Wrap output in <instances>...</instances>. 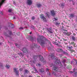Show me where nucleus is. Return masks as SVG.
<instances>
[{
    "mask_svg": "<svg viewBox=\"0 0 77 77\" xmlns=\"http://www.w3.org/2000/svg\"><path fill=\"white\" fill-rule=\"evenodd\" d=\"M75 51L73 50H71V52H74Z\"/></svg>",
    "mask_w": 77,
    "mask_h": 77,
    "instance_id": "a19ab883",
    "label": "nucleus"
},
{
    "mask_svg": "<svg viewBox=\"0 0 77 77\" xmlns=\"http://www.w3.org/2000/svg\"><path fill=\"white\" fill-rule=\"evenodd\" d=\"M38 65L39 66H41V64H38Z\"/></svg>",
    "mask_w": 77,
    "mask_h": 77,
    "instance_id": "49530a36",
    "label": "nucleus"
},
{
    "mask_svg": "<svg viewBox=\"0 0 77 77\" xmlns=\"http://www.w3.org/2000/svg\"><path fill=\"white\" fill-rule=\"evenodd\" d=\"M41 36H40V38H41Z\"/></svg>",
    "mask_w": 77,
    "mask_h": 77,
    "instance_id": "69168bd1",
    "label": "nucleus"
},
{
    "mask_svg": "<svg viewBox=\"0 0 77 77\" xmlns=\"http://www.w3.org/2000/svg\"><path fill=\"white\" fill-rule=\"evenodd\" d=\"M27 4L28 5H31L32 4V0H28Z\"/></svg>",
    "mask_w": 77,
    "mask_h": 77,
    "instance_id": "0eeeda50",
    "label": "nucleus"
},
{
    "mask_svg": "<svg viewBox=\"0 0 77 77\" xmlns=\"http://www.w3.org/2000/svg\"><path fill=\"white\" fill-rule=\"evenodd\" d=\"M0 66H1V69H3V64L2 63H0Z\"/></svg>",
    "mask_w": 77,
    "mask_h": 77,
    "instance_id": "dca6fc26",
    "label": "nucleus"
},
{
    "mask_svg": "<svg viewBox=\"0 0 77 77\" xmlns=\"http://www.w3.org/2000/svg\"><path fill=\"white\" fill-rule=\"evenodd\" d=\"M59 24H60V23H56L55 24V25L56 26H57V25H59Z\"/></svg>",
    "mask_w": 77,
    "mask_h": 77,
    "instance_id": "7c9ffc66",
    "label": "nucleus"
},
{
    "mask_svg": "<svg viewBox=\"0 0 77 77\" xmlns=\"http://www.w3.org/2000/svg\"><path fill=\"white\" fill-rule=\"evenodd\" d=\"M72 39H73V41H75V37H74V36H72Z\"/></svg>",
    "mask_w": 77,
    "mask_h": 77,
    "instance_id": "473e14b6",
    "label": "nucleus"
},
{
    "mask_svg": "<svg viewBox=\"0 0 77 77\" xmlns=\"http://www.w3.org/2000/svg\"><path fill=\"white\" fill-rule=\"evenodd\" d=\"M63 31H64V32H67V30L65 29H63Z\"/></svg>",
    "mask_w": 77,
    "mask_h": 77,
    "instance_id": "e433bc0d",
    "label": "nucleus"
},
{
    "mask_svg": "<svg viewBox=\"0 0 77 77\" xmlns=\"http://www.w3.org/2000/svg\"><path fill=\"white\" fill-rule=\"evenodd\" d=\"M19 29L20 30H23V28L22 27H20L19 28Z\"/></svg>",
    "mask_w": 77,
    "mask_h": 77,
    "instance_id": "f704fd0d",
    "label": "nucleus"
},
{
    "mask_svg": "<svg viewBox=\"0 0 77 77\" xmlns=\"http://www.w3.org/2000/svg\"><path fill=\"white\" fill-rule=\"evenodd\" d=\"M70 2H71V1H72V0H70Z\"/></svg>",
    "mask_w": 77,
    "mask_h": 77,
    "instance_id": "6e6d98bb",
    "label": "nucleus"
},
{
    "mask_svg": "<svg viewBox=\"0 0 77 77\" xmlns=\"http://www.w3.org/2000/svg\"><path fill=\"white\" fill-rule=\"evenodd\" d=\"M67 48H69V49H71V48H72V46H71L70 47L67 46Z\"/></svg>",
    "mask_w": 77,
    "mask_h": 77,
    "instance_id": "a878e982",
    "label": "nucleus"
},
{
    "mask_svg": "<svg viewBox=\"0 0 77 77\" xmlns=\"http://www.w3.org/2000/svg\"><path fill=\"white\" fill-rule=\"evenodd\" d=\"M57 51H61V52H62V53L63 54H66L67 53H66L63 51L60 48H58Z\"/></svg>",
    "mask_w": 77,
    "mask_h": 77,
    "instance_id": "1a4fd4ad",
    "label": "nucleus"
},
{
    "mask_svg": "<svg viewBox=\"0 0 77 77\" xmlns=\"http://www.w3.org/2000/svg\"><path fill=\"white\" fill-rule=\"evenodd\" d=\"M61 6H65V4H61Z\"/></svg>",
    "mask_w": 77,
    "mask_h": 77,
    "instance_id": "c9c22d12",
    "label": "nucleus"
},
{
    "mask_svg": "<svg viewBox=\"0 0 77 77\" xmlns=\"http://www.w3.org/2000/svg\"><path fill=\"white\" fill-rule=\"evenodd\" d=\"M29 77H32L30 75V76H29Z\"/></svg>",
    "mask_w": 77,
    "mask_h": 77,
    "instance_id": "3c124183",
    "label": "nucleus"
},
{
    "mask_svg": "<svg viewBox=\"0 0 77 77\" xmlns=\"http://www.w3.org/2000/svg\"><path fill=\"white\" fill-rule=\"evenodd\" d=\"M62 28H63V26H62Z\"/></svg>",
    "mask_w": 77,
    "mask_h": 77,
    "instance_id": "4d7b16f0",
    "label": "nucleus"
},
{
    "mask_svg": "<svg viewBox=\"0 0 77 77\" xmlns=\"http://www.w3.org/2000/svg\"><path fill=\"white\" fill-rule=\"evenodd\" d=\"M30 34H32V32H30Z\"/></svg>",
    "mask_w": 77,
    "mask_h": 77,
    "instance_id": "bf43d9fd",
    "label": "nucleus"
},
{
    "mask_svg": "<svg viewBox=\"0 0 77 77\" xmlns=\"http://www.w3.org/2000/svg\"><path fill=\"white\" fill-rule=\"evenodd\" d=\"M54 20L55 21H57V18H54Z\"/></svg>",
    "mask_w": 77,
    "mask_h": 77,
    "instance_id": "58836bf2",
    "label": "nucleus"
},
{
    "mask_svg": "<svg viewBox=\"0 0 77 77\" xmlns=\"http://www.w3.org/2000/svg\"><path fill=\"white\" fill-rule=\"evenodd\" d=\"M72 63H73V61H71L70 64L72 65Z\"/></svg>",
    "mask_w": 77,
    "mask_h": 77,
    "instance_id": "a18cd8bd",
    "label": "nucleus"
},
{
    "mask_svg": "<svg viewBox=\"0 0 77 77\" xmlns=\"http://www.w3.org/2000/svg\"><path fill=\"white\" fill-rule=\"evenodd\" d=\"M22 51L24 53H28V50L26 49V48H23Z\"/></svg>",
    "mask_w": 77,
    "mask_h": 77,
    "instance_id": "423d86ee",
    "label": "nucleus"
},
{
    "mask_svg": "<svg viewBox=\"0 0 77 77\" xmlns=\"http://www.w3.org/2000/svg\"><path fill=\"white\" fill-rule=\"evenodd\" d=\"M59 74V76H60V74Z\"/></svg>",
    "mask_w": 77,
    "mask_h": 77,
    "instance_id": "5fc2aeb1",
    "label": "nucleus"
},
{
    "mask_svg": "<svg viewBox=\"0 0 77 77\" xmlns=\"http://www.w3.org/2000/svg\"><path fill=\"white\" fill-rule=\"evenodd\" d=\"M65 62H66V60H63V63H65Z\"/></svg>",
    "mask_w": 77,
    "mask_h": 77,
    "instance_id": "4c0bfd02",
    "label": "nucleus"
},
{
    "mask_svg": "<svg viewBox=\"0 0 77 77\" xmlns=\"http://www.w3.org/2000/svg\"><path fill=\"white\" fill-rule=\"evenodd\" d=\"M75 71H76L75 69H73V72L71 71L70 72V73H74V74L75 75H77V72H75Z\"/></svg>",
    "mask_w": 77,
    "mask_h": 77,
    "instance_id": "6e6552de",
    "label": "nucleus"
},
{
    "mask_svg": "<svg viewBox=\"0 0 77 77\" xmlns=\"http://www.w3.org/2000/svg\"><path fill=\"white\" fill-rule=\"evenodd\" d=\"M46 71L48 72L47 74H48V75H50V72L48 69H46Z\"/></svg>",
    "mask_w": 77,
    "mask_h": 77,
    "instance_id": "ddd939ff",
    "label": "nucleus"
},
{
    "mask_svg": "<svg viewBox=\"0 0 77 77\" xmlns=\"http://www.w3.org/2000/svg\"><path fill=\"white\" fill-rule=\"evenodd\" d=\"M13 19H15V17H14Z\"/></svg>",
    "mask_w": 77,
    "mask_h": 77,
    "instance_id": "09e8293b",
    "label": "nucleus"
},
{
    "mask_svg": "<svg viewBox=\"0 0 77 77\" xmlns=\"http://www.w3.org/2000/svg\"><path fill=\"white\" fill-rule=\"evenodd\" d=\"M39 57L40 60L41 61H44V58H43L42 56H41V55H39Z\"/></svg>",
    "mask_w": 77,
    "mask_h": 77,
    "instance_id": "9d476101",
    "label": "nucleus"
},
{
    "mask_svg": "<svg viewBox=\"0 0 77 77\" xmlns=\"http://www.w3.org/2000/svg\"><path fill=\"white\" fill-rule=\"evenodd\" d=\"M54 53H51V54H50L49 55V57H50L51 59H54Z\"/></svg>",
    "mask_w": 77,
    "mask_h": 77,
    "instance_id": "39448f33",
    "label": "nucleus"
},
{
    "mask_svg": "<svg viewBox=\"0 0 77 77\" xmlns=\"http://www.w3.org/2000/svg\"><path fill=\"white\" fill-rule=\"evenodd\" d=\"M35 19V17H32V20H34Z\"/></svg>",
    "mask_w": 77,
    "mask_h": 77,
    "instance_id": "cd10ccee",
    "label": "nucleus"
},
{
    "mask_svg": "<svg viewBox=\"0 0 77 77\" xmlns=\"http://www.w3.org/2000/svg\"><path fill=\"white\" fill-rule=\"evenodd\" d=\"M48 31L49 32L51 33H53V32H51V29H50L49 28L48 29Z\"/></svg>",
    "mask_w": 77,
    "mask_h": 77,
    "instance_id": "4be33fe9",
    "label": "nucleus"
},
{
    "mask_svg": "<svg viewBox=\"0 0 77 77\" xmlns=\"http://www.w3.org/2000/svg\"><path fill=\"white\" fill-rule=\"evenodd\" d=\"M37 77H40L39 76H37Z\"/></svg>",
    "mask_w": 77,
    "mask_h": 77,
    "instance_id": "680f3d73",
    "label": "nucleus"
},
{
    "mask_svg": "<svg viewBox=\"0 0 77 77\" xmlns=\"http://www.w3.org/2000/svg\"><path fill=\"white\" fill-rule=\"evenodd\" d=\"M25 73H29V71L27 70H25Z\"/></svg>",
    "mask_w": 77,
    "mask_h": 77,
    "instance_id": "393cba45",
    "label": "nucleus"
},
{
    "mask_svg": "<svg viewBox=\"0 0 77 77\" xmlns=\"http://www.w3.org/2000/svg\"><path fill=\"white\" fill-rule=\"evenodd\" d=\"M4 35H5V36H7L8 37H9V35H8L7 34H6V33H5Z\"/></svg>",
    "mask_w": 77,
    "mask_h": 77,
    "instance_id": "bb28decb",
    "label": "nucleus"
},
{
    "mask_svg": "<svg viewBox=\"0 0 77 77\" xmlns=\"http://www.w3.org/2000/svg\"><path fill=\"white\" fill-rule=\"evenodd\" d=\"M63 23H61V24H62V25H63Z\"/></svg>",
    "mask_w": 77,
    "mask_h": 77,
    "instance_id": "603ef678",
    "label": "nucleus"
},
{
    "mask_svg": "<svg viewBox=\"0 0 77 77\" xmlns=\"http://www.w3.org/2000/svg\"><path fill=\"white\" fill-rule=\"evenodd\" d=\"M12 26H13V27H14V25H12Z\"/></svg>",
    "mask_w": 77,
    "mask_h": 77,
    "instance_id": "8fccbe9b",
    "label": "nucleus"
},
{
    "mask_svg": "<svg viewBox=\"0 0 77 77\" xmlns=\"http://www.w3.org/2000/svg\"><path fill=\"white\" fill-rule=\"evenodd\" d=\"M4 2H0V8L2 5L3 4V3H4Z\"/></svg>",
    "mask_w": 77,
    "mask_h": 77,
    "instance_id": "2f4dec72",
    "label": "nucleus"
},
{
    "mask_svg": "<svg viewBox=\"0 0 77 77\" xmlns=\"http://www.w3.org/2000/svg\"><path fill=\"white\" fill-rule=\"evenodd\" d=\"M37 46V44L33 43L32 45V46H31V48L35 47L36 48V46Z\"/></svg>",
    "mask_w": 77,
    "mask_h": 77,
    "instance_id": "f8f14e48",
    "label": "nucleus"
},
{
    "mask_svg": "<svg viewBox=\"0 0 77 77\" xmlns=\"http://www.w3.org/2000/svg\"><path fill=\"white\" fill-rule=\"evenodd\" d=\"M0 45H1V43L0 42Z\"/></svg>",
    "mask_w": 77,
    "mask_h": 77,
    "instance_id": "0e129e2a",
    "label": "nucleus"
},
{
    "mask_svg": "<svg viewBox=\"0 0 77 77\" xmlns=\"http://www.w3.org/2000/svg\"><path fill=\"white\" fill-rule=\"evenodd\" d=\"M73 35H74V36H75V35H76V34H75V33H73Z\"/></svg>",
    "mask_w": 77,
    "mask_h": 77,
    "instance_id": "c03bdc74",
    "label": "nucleus"
},
{
    "mask_svg": "<svg viewBox=\"0 0 77 77\" xmlns=\"http://www.w3.org/2000/svg\"><path fill=\"white\" fill-rule=\"evenodd\" d=\"M53 44H54L55 45H58V44H57V42H54Z\"/></svg>",
    "mask_w": 77,
    "mask_h": 77,
    "instance_id": "c85d7f7f",
    "label": "nucleus"
},
{
    "mask_svg": "<svg viewBox=\"0 0 77 77\" xmlns=\"http://www.w3.org/2000/svg\"><path fill=\"white\" fill-rule=\"evenodd\" d=\"M15 45L16 46H17H17H18V44H17V43H16V44H15Z\"/></svg>",
    "mask_w": 77,
    "mask_h": 77,
    "instance_id": "79ce46f5",
    "label": "nucleus"
},
{
    "mask_svg": "<svg viewBox=\"0 0 77 77\" xmlns=\"http://www.w3.org/2000/svg\"><path fill=\"white\" fill-rule=\"evenodd\" d=\"M75 30H77V29H75Z\"/></svg>",
    "mask_w": 77,
    "mask_h": 77,
    "instance_id": "e2e57ef3",
    "label": "nucleus"
},
{
    "mask_svg": "<svg viewBox=\"0 0 77 77\" xmlns=\"http://www.w3.org/2000/svg\"><path fill=\"white\" fill-rule=\"evenodd\" d=\"M44 69L42 68L41 69H39V71L40 72H44Z\"/></svg>",
    "mask_w": 77,
    "mask_h": 77,
    "instance_id": "f3484780",
    "label": "nucleus"
},
{
    "mask_svg": "<svg viewBox=\"0 0 77 77\" xmlns=\"http://www.w3.org/2000/svg\"><path fill=\"white\" fill-rule=\"evenodd\" d=\"M36 38L35 37H34L33 38V37H31L30 38V40L31 41H33L34 39H35Z\"/></svg>",
    "mask_w": 77,
    "mask_h": 77,
    "instance_id": "4468645a",
    "label": "nucleus"
},
{
    "mask_svg": "<svg viewBox=\"0 0 77 77\" xmlns=\"http://www.w3.org/2000/svg\"><path fill=\"white\" fill-rule=\"evenodd\" d=\"M66 35L67 36H69L71 35V33L70 32H66Z\"/></svg>",
    "mask_w": 77,
    "mask_h": 77,
    "instance_id": "aec40b11",
    "label": "nucleus"
},
{
    "mask_svg": "<svg viewBox=\"0 0 77 77\" xmlns=\"http://www.w3.org/2000/svg\"><path fill=\"white\" fill-rule=\"evenodd\" d=\"M12 9H9V10H8V12H12Z\"/></svg>",
    "mask_w": 77,
    "mask_h": 77,
    "instance_id": "c756f323",
    "label": "nucleus"
},
{
    "mask_svg": "<svg viewBox=\"0 0 77 77\" xmlns=\"http://www.w3.org/2000/svg\"><path fill=\"white\" fill-rule=\"evenodd\" d=\"M10 66L8 65H7L5 66L6 68H7V69H9V68H10Z\"/></svg>",
    "mask_w": 77,
    "mask_h": 77,
    "instance_id": "5701e85b",
    "label": "nucleus"
},
{
    "mask_svg": "<svg viewBox=\"0 0 77 77\" xmlns=\"http://www.w3.org/2000/svg\"><path fill=\"white\" fill-rule=\"evenodd\" d=\"M55 65L52 64V65L51 66V67L53 66L52 69L55 71V72H53V75H56V73L57 72V71L59 69V67H60L57 66V65L58 66H61V67L62 66V65L61 64V63L60 62V60H57V58H55Z\"/></svg>",
    "mask_w": 77,
    "mask_h": 77,
    "instance_id": "f257e3e1",
    "label": "nucleus"
},
{
    "mask_svg": "<svg viewBox=\"0 0 77 77\" xmlns=\"http://www.w3.org/2000/svg\"><path fill=\"white\" fill-rule=\"evenodd\" d=\"M37 41L38 42H40L42 44H45V41L43 40H41V38H37Z\"/></svg>",
    "mask_w": 77,
    "mask_h": 77,
    "instance_id": "f03ea898",
    "label": "nucleus"
},
{
    "mask_svg": "<svg viewBox=\"0 0 77 77\" xmlns=\"http://www.w3.org/2000/svg\"><path fill=\"white\" fill-rule=\"evenodd\" d=\"M71 44L72 45H73L74 47H75V43H74V42H71Z\"/></svg>",
    "mask_w": 77,
    "mask_h": 77,
    "instance_id": "6ab92c4d",
    "label": "nucleus"
},
{
    "mask_svg": "<svg viewBox=\"0 0 77 77\" xmlns=\"http://www.w3.org/2000/svg\"><path fill=\"white\" fill-rule=\"evenodd\" d=\"M45 15L47 17H49L50 15V13L49 12H47L45 14Z\"/></svg>",
    "mask_w": 77,
    "mask_h": 77,
    "instance_id": "2eb2a0df",
    "label": "nucleus"
},
{
    "mask_svg": "<svg viewBox=\"0 0 77 77\" xmlns=\"http://www.w3.org/2000/svg\"><path fill=\"white\" fill-rule=\"evenodd\" d=\"M51 14L52 16H54L55 15H56L54 11L52 10L51 11Z\"/></svg>",
    "mask_w": 77,
    "mask_h": 77,
    "instance_id": "9b49d317",
    "label": "nucleus"
},
{
    "mask_svg": "<svg viewBox=\"0 0 77 77\" xmlns=\"http://www.w3.org/2000/svg\"><path fill=\"white\" fill-rule=\"evenodd\" d=\"M74 17V14H71L70 15L69 17H71V18H73Z\"/></svg>",
    "mask_w": 77,
    "mask_h": 77,
    "instance_id": "a211bd4d",
    "label": "nucleus"
},
{
    "mask_svg": "<svg viewBox=\"0 0 77 77\" xmlns=\"http://www.w3.org/2000/svg\"><path fill=\"white\" fill-rule=\"evenodd\" d=\"M76 65H77V61L76 63Z\"/></svg>",
    "mask_w": 77,
    "mask_h": 77,
    "instance_id": "864d4df0",
    "label": "nucleus"
},
{
    "mask_svg": "<svg viewBox=\"0 0 77 77\" xmlns=\"http://www.w3.org/2000/svg\"><path fill=\"white\" fill-rule=\"evenodd\" d=\"M9 35H12V32L10 31L9 33Z\"/></svg>",
    "mask_w": 77,
    "mask_h": 77,
    "instance_id": "72a5a7b5",
    "label": "nucleus"
},
{
    "mask_svg": "<svg viewBox=\"0 0 77 77\" xmlns=\"http://www.w3.org/2000/svg\"><path fill=\"white\" fill-rule=\"evenodd\" d=\"M14 2V4L15 5V3H14V2Z\"/></svg>",
    "mask_w": 77,
    "mask_h": 77,
    "instance_id": "13d9d810",
    "label": "nucleus"
},
{
    "mask_svg": "<svg viewBox=\"0 0 77 77\" xmlns=\"http://www.w3.org/2000/svg\"><path fill=\"white\" fill-rule=\"evenodd\" d=\"M20 71H23V68H21L19 69Z\"/></svg>",
    "mask_w": 77,
    "mask_h": 77,
    "instance_id": "ea45409f",
    "label": "nucleus"
},
{
    "mask_svg": "<svg viewBox=\"0 0 77 77\" xmlns=\"http://www.w3.org/2000/svg\"><path fill=\"white\" fill-rule=\"evenodd\" d=\"M37 6L38 8H39L41 6V5L40 4H38L37 5Z\"/></svg>",
    "mask_w": 77,
    "mask_h": 77,
    "instance_id": "412c9836",
    "label": "nucleus"
},
{
    "mask_svg": "<svg viewBox=\"0 0 77 77\" xmlns=\"http://www.w3.org/2000/svg\"><path fill=\"white\" fill-rule=\"evenodd\" d=\"M18 54L20 56H23V54H22V53H18Z\"/></svg>",
    "mask_w": 77,
    "mask_h": 77,
    "instance_id": "b1692460",
    "label": "nucleus"
},
{
    "mask_svg": "<svg viewBox=\"0 0 77 77\" xmlns=\"http://www.w3.org/2000/svg\"><path fill=\"white\" fill-rule=\"evenodd\" d=\"M34 69L35 70V72H37V70H36V69L34 67Z\"/></svg>",
    "mask_w": 77,
    "mask_h": 77,
    "instance_id": "37998d69",
    "label": "nucleus"
},
{
    "mask_svg": "<svg viewBox=\"0 0 77 77\" xmlns=\"http://www.w3.org/2000/svg\"><path fill=\"white\" fill-rule=\"evenodd\" d=\"M17 69H17V68H14V72L16 73V75H19V71L17 70Z\"/></svg>",
    "mask_w": 77,
    "mask_h": 77,
    "instance_id": "20e7f679",
    "label": "nucleus"
},
{
    "mask_svg": "<svg viewBox=\"0 0 77 77\" xmlns=\"http://www.w3.org/2000/svg\"><path fill=\"white\" fill-rule=\"evenodd\" d=\"M63 33L65 34L66 35V32H63Z\"/></svg>",
    "mask_w": 77,
    "mask_h": 77,
    "instance_id": "de8ad7c7",
    "label": "nucleus"
},
{
    "mask_svg": "<svg viewBox=\"0 0 77 77\" xmlns=\"http://www.w3.org/2000/svg\"><path fill=\"white\" fill-rule=\"evenodd\" d=\"M40 17L42 19V20H43V21H45V22H46V21H47L46 18H45V17H44V15L42 14H41L40 15Z\"/></svg>",
    "mask_w": 77,
    "mask_h": 77,
    "instance_id": "7ed1b4c3",
    "label": "nucleus"
},
{
    "mask_svg": "<svg viewBox=\"0 0 77 77\" xmlns=\"http://www.w3.org/2000/svg\"><path fill=\"white\" fill-rule=\"evenodd\" d=\"M2 15H3V14H2Z\"/></svg>",
    "mask_w": 77,
    "mask_h": 77,
    "instance_id": "338daca9",
    "label": "nucleus"
},
{
    "mask_svg": "<svg viewBox=\"0 0 77 77\" xmlns=\"http://www.w3.org/2000/svg\"><path fill=\"white\" fill-rule=\"evenodd\" d=\"M33 29H35V28H33Z\"/></svg>",
    "mask_w": 77,
    "mask_h": 77,
    "instance_id": "052dcab7",
    "label": "nucleus"
}]
</instances>
